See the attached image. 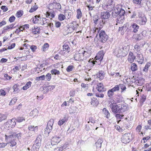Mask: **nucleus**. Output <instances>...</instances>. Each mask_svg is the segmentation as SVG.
<instances>
[{"mask_svg":"<svg viewBox=\"0 0 151 151\" xmlns=\"http://www.w3.org/2000/svg\"><path fill=\"white\" fill-rule=\"evenodd\" d=\"M151 64L149 62H148L145 65V67L143 69V71L146 72H147Z\"/></svg>","mask_w":151,"mask_h":151,"instance_id":"40","label":"nucleus"},{"mask_svg":"<svg viewBox=\"0 0 151 151\" xmlns=\"http://www.w3.org/2000/svg\"><path fill=\"white\" fill-rule=\"evenodd\" d=\"M74 58L75 60L79 61L83 60V59H84L82 52L80 53L78 52H77L75 53Z\"/></svg>","mask_w":151,"mask_h":151,"instance_id":"9","label":"nucleus"},{"mask_svg":"<svg viewBox=\"0 0 151 151\" xmlns=\"http://www.w3.org/2000/svg\"><path fill=\"white\" fill-rule=\"evenodd\" d=\"M16 120L18 122L20 123L24 121L25 119L23 117H18L16 119Z\"/></svg>","mask_w":151,"mask_h":151,"instance_id":"49","label":"nucleus"},{"mask_svg":"<svg viewBox=\"0 0 151 151\" xmlns=\"http://www.w3.org/2000/svg\"><path fill=\"white\" fill-rule=\"evenodd\" d=\"M114 114L115 116L116 117L117 119H119V121H120V119L123 118V117L124 116L123 115L119 113H116Z\"/></svg>","mask_w":151,"mask_h":151,"instance_id":"38","label":"nucleus"},{"mask_svg":"<svg viewBox=\"0 0 151 151\" xmlns=\"http://www.w3.org/2000/svg\"><path fill=\"white\" fill-rule=\"evenodd\" d=\"M32 82L31 81H29L27 82L25 86H24L23 87V89L24 90H26L29 88L31 86Z\"/></svg>","mask_w":151,"mask_h":151,"instance_id":"36","label":"nucleus"},{"mask_svg":"<svg viewBox=\"0 0 151 151\" xmlns=\"http://www.w3.org/2000/svg\"><path fill=\"white\" fill-rule=\"evenodd\" d=\"M139 28V26L137 24L133 23L131 24L128 30H129L132 33H136L138 31Z\"/></svg>","mask_w":151,"mask_h":151,"instance_id":"8","label":"nucleus"},{"mask_svg":"<svg viewBox=\"0 0 151 151\" xmlns=\"http://www.w3.org/2000/svg\"><path fill=\"white\" fill-rule=\"evenodd\" d=\"M121 56H125L127 54L129 51V48L125 46H120Z\"/></svg>","mask_w":151,"mask_h":151,"instance_id":"11","label":"nucleus"},{"mask_svg":"<svg viewBox=\"0 0 151 151\" xmlns=\"http://www.w3.org/2000/svg\"><path fill=\"white\" fill-rule=\"evenodd\" d=\"M54 12L52 10L46 12V17L50 19L54 18L55 17Z\"/></svg>","mask_w":151,"mask_h":151,"instance_id":"22","label":"nucleus"},{"mask_svg":"<svg viewBox=\"0 0 151 151\" xmlns=\"http://www.w3.org/2000/svg\"><path fill=\"white\" fill-rule=\"evenodd\" d=\"M101 92L97 93H96V97L100 98H103L104 96V94L101 93Z\"/></svg>","mask_w":151,"mask_h":151,"instance_id":"60","label":"nucleus"},{"mask_svg":"<svg viewBox=\"0 0 151 151\" xmlns=\"http://www.w3.org/2000/svg\"><path fill=\"white\" fill-rule=\"evenodd\" d=\"M54 123V120L53 119H50L48 122L47 127H49V129H52V126Z\"/></svg>","mask_w":151,"mask_h":151,"instance_id":"29","label":"nucleus"},{"mask_svg":"<svg viewBox=\"0 0 151 151\" xmlns=\"http://www.w3.org/2000/svg\"><path fill=\"white\" fill-rule=\"evenodd\" d=\"M17 100V99L16 98H14L13 99H12L11 101L9 102V105H12L14 104L16 102Z\"/></svg>","mask_w":151,"mask_h":151,"instance_id":"56","label":"nucleus"},{"mask_svg":"<svg viewBox=\"0 0 151 151\" xmlns=\"http://www.w3.org/2000/svg\"><path fill=\"white\" fill-rule=\"evenodd\" d=\"M35 30L32 29V32L34 34H38L40 32V29L38 27H37Z\"/></svg>","mask_w":151,"mask_h":151,"instance_id":"54","label":"nucleus"},{"mask_svg":"<svg viewBox=\"0 0 151 151\" xmlns=\"http://www.w3.org/2000/svg\"><path fill=\"white\" fill-rule=\"evenodd\" d=\"M42 18L40 17V15H36L32 19L33 22L35 24H37L41 25Z\"/></svg>","mask_w":151,"mask_h":151,"instance_id":"13","label":"nucleus"},{"mask_svg":"<svg viewBox=\"0 0 151 151\" xmlns=\"http://www.w3.org/2000/svg\"><path fill=\"white\" fill-rule=\"evenodd\" d=\"M136 58L135 56L134 55L133 53L130 51L128 55L127 60L130 63H132L134 62V60Z\"/></svg>","mask_w":151,"mask_h":151,"instance_id":"16","label":"nucleus"},{"mask_svg":"<svg viewBox=\"0 0 151 151\" xmlns=\"http://www.w3.org/2000/svg\"><path fill=\"white\" fill-rule=\"evenodd\" d=\"M109 106L112 112L116 113L122 114L127 110V106L124 104H117L116 103H111Z\"/></svg>","mask_w":151,"mask_h":151,"instance_id":"2","label":"nucleus"},{"mask_svg":"<svg viewBox=\"0 0 151 151\" xmlns=\"http://www.w3.org/2000/svg\"><path fill=\"white\" fill-rule=\"evenodd\" d=\"M96 121L92 117H90L89 118V121L88 122V123H89L90 122H91L92 123H95Z\"/></svg>","mask_w":151,"mask_h":151,"instance_id":"61","label":"nucleus"},{"mask_svg":"<svg viewBox=\"0 0 151 151\" xmlns=\"http://www.w3.org/2000/svg\"><path fill=\"white\" fill-rule=\"evenodd\" d=\"M110 16L111 14L108 12L106 11L102 12L101 13V18L97 19H93L94 22L96 24H100L101 26L100 27V28H102Z\"/></svg>","mask_w":151,"mask_h":151,"instance_id":"1","label":"nucleus"},{"mask_svg":"<svg viewBox=\"0 0 151 151\" xmlns=\"http://www.w3.org/2000/svg\"><path fill=\"white\" fill-rule=\"evenodd\" d=\"M111 4L114 5V3L113 1L112 0H109L106 4L104 6V7L110 6L111 5Z\"/></svg>","mask_w":151,"mask_h":151,"instance_id":"47","label":"nucleus"},{"mask_svg":"<svg viewBox=\"0 0 151 151\" xmlns=\"http://www.w3.org/2000/svg\"><path fill=\"white\" fill-rule=\"evenodd\" d=\"M114 4H111V5L110 6H109L104 7L105 9H106V10H107L108 11L111 12L114 9Z\"/></svg>","mask_w":151,"mask_h":151,"instance_id":"35","label":"nucleus"},{"mask_svg":"<svg viewBox=\"0 0 151 151\" xmlns=\"http://www.w3.org/2000/svg\"><path fill=\"white\" fill-rule=\"evenodd\" d=\"M14 24H12L9 25L7 26L4 27L5 30H9L10 29H12L14 28H15L16 27H14Z\"/></svg>","mask_w":151,"mask_h":151,"instance_id":"44","label":"nucleus"},{"mask_svg":"<svg viewBox=\"0 0 151 151\" xmlns=\"http://www.w3.org/2000/svg\"><path fill=\"white\" fill-rule=\"evenodd\" d=\"M42 22L41 25H44L47 23L48 19H46L45 18L42 17Z\"/></svg>","mask_w":151,"mask_h":151,"instance_id":"58","label":"nucleus"},{"mask_svg":"<svg viewBox=\"0 0 151 151\" xmlns=\"http://www.w3.org/2000/svg\"><path fill=\"white\" fill-rule=\"evenodd\" d=\"M103 113L106 116V117L108 119H109L110 116V114L106 108H104L103 109Z\"/></svg>","mask_w":151,"mask_h":151,"instance_id":"31","label":"nucleus"},{"mask_svg":"<svg viewBox=\"0 0 151 151\" xmlns=\"http://www.w3.org/2000/svg\"><path fill=\"white\" fill-rule=\"evenodd\" d=\"M45 76V78L48 81H50L51 78V74L47 73Z\"/></svg>","mask_w":151,"mask_h":151,"instance_id":"57","label":"nucleus"},{"mask_svg":"<svg viewBox=\"0 0 151 151\" xmlns=\"http://www.w3.org/2000/svg\"><path fill=\"white\" fill-rule=\"evenodd\" d=\"M114 94V92L111 89H110L108 91L107 95L109 98H111Z\"/></svg>","mask_w":151,"mask_h":151,"instance_id":"43","label":"nucleus"},{"mask_svg":"<svg viewBox=\"0 0 151 151\" xmlns=\"http://www.w3.org/2000/svg\"><path fill=\"white\" fill-rule=\"evenodd\" d=\"M6 94V92L3 90H0V95L4 96Z\"/></svg>","mask_w":151,"mask_h":151,"instance_id":"64","label":"nucleus"},{"mask_svg":"<svg viewBox=\"0 0 151 151\" xmlns=\"http://www.w3.org/2000/svg\"><path fill=\"white\" fill-rule=\"evenodd\" d=\"M68 120V117H67L66 116H64L62 119H61L58 122V124L59 126H61L64 123L67 122Z\"/></svg>","mask_w":151,"mask_h":151,"instance_id":"21","label":"nucleus"},{"mask_svg":"<svg viewBox=\"0 0 151 151\" xmlns=\"http://www.w3.org/2000/svg\"><path fill=\"white\" fill-rule=\"evenodd\" d=\"M10 147H12L16 145V142H15V140H11L10 142Z\"/></svg>","mask_w":151,"mask_h":151,"instance_id":"62","label":"nucleus"},{"mask_svg":"<svg viewBox=\"0 0 151 151\" xmlns=\"http://www.w3.org/2000/svg\"><path fill=\"white\" fill-rule=\"evenodd\" d=\"M138 59L139 60L138 62L141 64H142L143 62L144 58L142 55L141 54H137Z\"/></svg>","mask_w":151,"mask_h":151,"instance_id":"34","label":"nucleus"},{"mask_svg":"<svg viewBox=\"0 0 151 151\" xmlns=\"http://www.w3.org/2000/svg\"><path fill=\"white\" fill-rule=\"evenodd\" d=\"M49 8L50 9H55L60 11V10L61 9V6L60 4L56 2H54L49 4Z\"/></svg>","mask_w":151,"mask_h":151,"instance_id":"5","label":"nucleus"},{"mask_svg":"<svg viewBox=\"0 0 151 151\" xmlns=\"http://www.w3.org/2000/svg\"><path fill=\"white\" fill-rule=\"evenodd\" d=\"M97 89L99 92H103L106 91V88L101 83H99L97 85Z\"/></svg>","mask_w":151,"mask_h":151,"instance_id":"20","label":"nucleus"},{"mask_svg":"<svg viewBox=\"0 0 151 151\" xmlns=\"http://www.w3.org/2000/svg\"><path fill=\"white\" fill-rule=\"evenodd\" d=\"M45 78V76L43 75L37 77L36 78V80L40 81V80H43Z\"/></svg>","mask_w":151,"mask_h":151,"instance_id":"50","label":"nucleus"},{"mask_svg":"<svg viewBox=\"0 0 151 151\" xmlns=\"http://www.w3.org/2000/svg\"><path fill=\"white\" fill-rule=\"evenodd\" d=\"M143 0H133V2L134 4H139L140 6L139 7H141V4L142 3Z\"/></svg>","mask_w":151,"mask_h":151,"instance_id":"52","label":"nucleus"},{"mask_svg":"<svg viewBox=\"0 0 151 151\" xmlns=\"http://www.w3.org/2000/svg\"><path fill=\"white\" fill-rule=\"evenodd\" d=\"M15 19V17L14 16H12L9 18V21L10 22H12L14 21Z\"/></svg>","mask_w":151,"mask_h":151,"instance_id":"63","label":"nucleus"},{"mask_svg":"<svg viewBox=\"0 0 151 151\" xmlns=\"http://www.w3.org/2000/svg\"><path fill=\"white\" fill-rule=\"evenodd\" d=\"M51 73L54 75H59L60 74V72L59 70H58L55 69H52L50 71Z\"/></svg>","mask_w":151,"mask_h":151,"instance_id":"33","label":"nucleus"},{"mask_svg":"<svg viewBox=\"0 0 151 151\" xmlns=\"http://www.w3.org/2000/svg\"><path fill=\"white\" fill-rule=\"evenodd\" d=\"M49 47V45L47 43H45L42 47V51H45L47 50L48 49Z\"/></svg>","mask_w":151,"mask_h":151,"instance_id":"42","label":"nucleus"},{"mask_svg":"<svg viewBox=\"0 0 151 151\" xmlns=\"http://www.w3.org/2000/svg\"><path fill=\"white\" fill-rule=\"evenodd\" d=\"M66 18L65 15L63 14H60L58 15V19L60 21L64 20Z\"/></svg>","mask_w":151,"mask_h":151,"instance_id":"48","label":"nucleus"},{"mask_svg":"<svg viewBox=\"0 0 151 151\" xmlns=\"http://www.w3.org/2000/svg\"><path fill=\"white\" fill-rule=\"evenodd\" d=\"M28 129L30 131H33L35 132L37 131L38 129L37 126L35 127L34 126L30 125L28 126Z\"/></svg>","mask_w":151,"mask_h":151,"instance_id":"28","label":"nucleus"},{"mask_svg":"<svg viewBox=\"0 0 151 151\" xmlns=\"http://www.w3.org/2000/svg\"><path fill=\"white\" fill-rule=\"evenodd\" d=\"M103 59V56L102 55H101L100 53H98L97 54L96 56L95 59H96V60H91V59H90L89 60V61L91 62L93 65L95 64L97 62L96 60H99V61H101Z\"/></svg>","mask_w":151,"mask_h":151,"instance_id":"12","label":"nucleus"},{"mask_svg":"<svg viewBox=\"0 0 151 151\" xmlns=\"http://www.w3.org/2000/svg\"><path fill=\"white\" fill-rule=\"evenodd\" d=\"M132 136L130 133H126L122 135L121 141L123 143L125 144L129 143L132 139Z\"/></svg>","mask_w":151,"mask_h":151,"instance_id":"3","label":"nucleus"},{"mask_svg":"<svg viewBox=\"0 0 151 151\" xmlns=\"http://www.w3.org/2000/svg\"><path fill=\"white\" fill-rule=\"evenodd\" d=\"M74 68V66L72 65L68 66L66 68V71L68 72L72 71Z\"/></svg>","mask_w":151,"mask_h":151,"instance_id":"53","label":"nucleus"},{"mask_svg":"<svg viewBox=\"0 0 151 151\" xmlns=\"http://www.w3.org/2000/svg\"><path fill=\"white\" fill-rule=\"evenodd\" d=\"M111 89L114 92L119 91V85H116L114 88Z\"/></svg>","mask_w":151,"mask_h":151,"instance_id":"55","label":"nucleus"},{"mask_svg":"<svg viewBox=\"0 0 151 151\" xmlns=\"http://www.w3.org/2000/svg\"><path fill=\"white\" fill-rule=\"evenodd\" d=\"M21 133H19L17 134L13 131H11L9 134H7L5 135L6 139H9L13 137V136L15 137H17L18 139L20 138L21 137Z\"/></svg>","mask_w":151,"mask_h":151,"instance_id":"6","label":"nucleus"},{"mask_svg":"<svg viewBox=\"0 0 151 151\" xmlns=\"http://www.w3.org/2000/svg\"><path fill=\"white\" fill-rule=\"evenodd\" d=\"M41 142H35V143H36V144L33 145L32 147L33 148V149L34 148H35L37 149H39L40 146L41 145Z\"/></svg>","mask_w":151,"mask_h":151,"instance_id":"37","label":"nucleus"},{"mask_svg":"<svg viewBox=\"0 0 151 151\" xmlns=\"http://www.w3.org/2000/svg\"><path fill=\"white\" fill-rule=\"evenodd\" d=\"M60 138V137H53L51 140V145H54L58 144L61 140Z\"/></svg>","mask_w":151,"mask_h":151,"instance_id":"18","label":"nucleus"},{"mask_svg":"<svg viewBox=\"0 0 151 151\" xmlns=\"http://www.w3.org/2000/svg\"><path fill=\"white\" fill-rule=\"evenodd\" d=\"M96 77L99 78L100 80H102L104 78L103 72L102 71H99L96 75Z\"/></svg>","mask_w":151,"mask_h":151,"instance_id":"26","label":"nucleus"},{"mask_svg":"<svg viewBox=\"0 0 151 151\" xmlns=\"http://www.w3.org/2000/svg\"><path fill=\"white\" fill-rule=\"evenodd\" d=\"M49 128V127H46L45 129L43 132L44 136L46 137L48 136L49 135V133L51 132L52 129H50Z\"/></svg>","mask_w":151,"mask_h":151,"instance_id":"30","label":"nucleus"},{"mask_svg":"<svg viewBox=\"0 0 151 151\" xmlns=\"http://www.w3.org/2000/svg\"><path fill=\"white\" fill-rule=\"evenodd\" d=\"M119 88H120L122 90L121 92L126 90V88L124 84H120L119 85Z\"/></svg>","mask_w":151,"mask_h":151,"instance_id":"45","label":"nucleus"},{"mask_svg":"<svg viewBox=\"0 0 151 151\" xmlns=\"http://www.w3.org/2000/svg\"><path fill=\"white\" fill-rule=\"evenodd\" d=\"M133 37L137 41H139L143 38L142 35L140 33L137 35H134Z\"/></svg>","mask_w":151,"mask_h":151,"instance_id":"25","label":"nucleus"},{"mask_svg":"<svg viewBox=\"0 0 151 151\" xmlns=\"http://www.w3.org/2000/svg\"><path fill=\"white\" fill-rule=\"evenodd\" d=\"M124 16H118L117 17V20L116 22L117 23H122L124 20Z\"/></svg>","mask_w":151,"mask_h":151,"instance_id":"32","label":"nucleus"},{"mask_svg":"<svg viewBox=\"0 0 151 151\" xmlns=\"http://www.w3.org/2000/svg\"><path fill=\"white\" fill-rule=\"evenodd\" d=\"M77 14L76 15V17L78 19H80L82 15V12L80 9H78L77 11Z\"/></svg>","mask_w":151,"mask_h":151,"instance_id":"41","label":"nucleus"},{"mask_svg":"<svg viewBox=\"0 0 151 151\" xmlns=\"http://www.w3.org/2000/svg\"><path fill=\"white\" fill-rule=\"evenodd\" d=\"M6 117L5 115L4 114H0V122L2 121L3 120H4L6 119Z\"/></svg>","mask_w":151,"mask_h":151,"instance_id":"59","label":"nucleus"},{"mask_svg":"<svg viewBox=\"0 0 151 151\" xmlns=\"http://www.w3.org/2000/svg\"><path fill=\"white\" fill-rule=\"evenodd\" d=\"M83 54V56L84 59L83 60H86L89 57L91 56V52L90 51H84L82 52Z\"/></svg>","mask_w":151,"mask_h":151,"instance_id":"23","label":"nucleus"},{"mask_svg":"<svg viewBox=\"0 0 151 151\" xmlns=\"http://www.w3.org/2000/svg\"><path fill=\"white\" fill-rule=\"evenodd\" d=\"M131 70L133 71H134L137 70V66L135 63H132L131 66Z\"/></svg>","mask_w":151,"mask_h":151,"instance_id":"39","label":"nucleus"},{"mask_svg":"<svg viewBox=\"0 0 151 151\" xmlns=\"http://www.w3.org/2000/svg\"><path fill=\"white\" fill-rule=\"evenodd\" d=\"M23 14V11L20 10L17 12L16 14V16L17 17H21Z\"/></svg>","mask_w":151,"mask_h":151,"instance_id":"51","label":"nucleus"},{"mask_svg":"<svg viewBox=\"0 0 151 151\" xmlns=\"http://www.w3.org/2000/svg\"><path fill=\"white\" fill-rule=\"evenodd\" d=\"M139 19L138 20V22L141 25L145 24L146 22V18L145 16L142 17L140 15V13H138Z\"/></svg>","mask_w":151,"mask_h":151,"instance_id":"14","label":"nucleus"},{"mask_svg":"<svg viewBox=\"0 0 151 151\" xmlns=\"http://www.w3.org/2000/svg\"><path fill=\"white\" fill-rule=\"evenodd\" d=\"M99 39L101 42L102 43L105 42L107 40L108 36L106 34L104 30H101L99 33Z\"/></svg>","mask_w":151,"mask_h":151,"instance_id":"4","label":"nucleus"},{"mask_svg":"<svg viewBox=\"0 0 151 151\" xmlns=\"http://www.w3.org/2000/svg\"><path fill=\"white\" fill-rule=\"evenodd\" d=\"M63 49L64 51L68 52L70 51V48L68 45H64L63 46Z\"/></svg>","mask_w":151,"mask_h":151,"instance_id":"46","label":"nucleus"},{"mask_svg":"<svg viewBox=\"0 0 151 151\" xmlns=\"http://www.w3.org/2000/svg\"><path fill=\"white\" fill-rule=\"evenodd\" d=\"M114 12L115 13L121 16H124L125 13V11L123 9L117 7L115 8Z\"/></svg>","mask_w":151,"mask_h":151,"instance_id":"10","label":"nucleus"},{"mask_svg":"<svg viewBox=\"0 0 151 151\" xmlns=\"http://www.w3.org/2000/svg\"><path fill=\"white\" fill-rule=\"evenodd\" d=\"M91 103L92 105L94 106H96L98 104V102L96 98L93 97L91 99Z\"/></svg>","mask_w":151,"mask_h":151,"instance_id":"27","label":"nucleus"},{"mask_svg":"<svg viewBox=\"0 0 151 151\" xmlns=\"http://www.w3.org/2000/svg\"><path fill=\"white\" fill-rule=\"evenodd\" d=\"M15 119H12L11 120H9L6 123H8L10 124L12 126V127H14L16 124V122H15Z\"/></svg>","mask_w":151,"mask_h":151,"instance_id":"24","label":"nucleus"},{"mask_svg":"<svg viewBox=\"0 0 151 151\" xmlns=\"http://www.w3.org/2000/svg\"><path fill=\"white\" fill-rule=\"evenodd\" d=\"M97 26L96 25L97 24H95V27H94L93 29V32L94 34H95L96 35V37L97 36L98 34L99 33L100 30L101 28H100V27H101L100 24H97Z\"/></svg>","mask_w":151,"mask_h":151,"instance_id":"19","label":"nucleus"},{"mask_svg":"<svg viewBox=\"0 0 151 151\" xmlns=\"http://www.w3.org/2000/svg\"><path fill=\"white\" fill-rule=\"evenodd\" d=\"M103 142V139L100 138L95 143L96 148V151H98L101 147V144Z\"/></svg>","mask_w":151,"mask_h":151,"instance_id":"17","label":"nucleus"},{"mask_svg":"<svg viewBox=\"0 0 151 151\" xmlns=\"http://www.w3.org/2000/svg\"><path fill=\"white\" fill-rule=\"evenodd\" d=\"M120 46H116L115 49L113 50V54L118 57H119L121 56V49Z\"/></svg>","mask_w":151,"mask_h":151,"instance_id":"15","label":"nucleus"},{"mask_svg":"<svg viewBox=\"0 0 151 151\" xmlns=\"http://www.w3.org/2000/svg\"><path fill=\"white\" fill-rule=\"evenodd\" d=\"M95 4H93L91 2L89 5L87 6V7L88 8L89 10L90 11L89 13L91 16V13L93 14L94 12L98 11V9L95 7Z\"/></svg>","mask_w":151,"mask_h":151,"instance_id":"7","label":"nucleus"}]
</instances>
